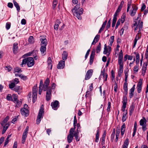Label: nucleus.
<instances>
[{
  "instance_id": "f257e3e1",
  "label": "nucleus",
  "mask_w": 148,
  "mask_h": 148,
  "mask_svg": "<svg viewBox=\"0 0 148 148\" xmlns=\"http://www.w3.org/2000/svg\"><path fill=\"white\" fill-rule=\"evenodd\" d=\"M79 7V5L77 4L72 10V11L74 16L80 20L82 19L81 15L83 14V9L82 8H80Z\"/></svg>"
},
{
  "instance_id": "f03ea898",
  "label": "nucleus",
  "mask_w": 148,
  "mask_h": 148,
  "mask_svg": "<svg viewBox=\"0 0 148 148\" xmlns=\"http://www.w3.org/2000/svg\"><path fill=\"white\" fill-rule=\"evenodd\" d=\"M26 64H27V66L29 67H32L33 66L34 64L33 58L29 57L23 59L21 64V66L23 67V65H25Z\"/></svg>"
},
{
  "instance_id": "7ed1b4c3",
  "label": "nucleus",
  "mask_w": 148,
  "mask_h": 148,
  "mask_svg": "<svg viewBox=\"0 0 148 148\" xmlns=\"http://www.w3.org/2000/svg\"><path fill=\"white\" fill-rule=\"evenodd\" d=\"M75 127L71 128L70 130L69 133V134L68 135L67 137V140L68 142L69 143L71 142L73 138V132L75 130Z\"/></svg>"
},
{
  "instance_id": "20e7f679",
  "label": "nucleus",
  "mask_w": 148,
  "mask_h": 148,
  "mask_svg": "<svg viewBox=\"0 0 148 148\" xmlns=\"http://www.w3.org/2000/svg\"><path fill=\"white\" fill-rule=\"evenodd\" d=\"M44 109L41 107L40 110L37 116L36 121L37 124H38L40 123L41 119L42 118L44 114Z\"/></svg>"
},
{
  "instance_id": "39448f33",
  "label": "nucleus",
  "mask_w": 148,
  "mask_h": 148,
  "mask_svg": "<svg viewBox=\"0 0 148 148\" xmlns=\"http://www.w3.org/2000/svg\"><path fill=\"white\" fill-rule=\"evenodd\" d=\"M38 88L37 86H34L32 90V101L34 103L36 100L37 97Z\"/></svg>"
},
{
  "instance_id": "423d86ee",
  "label": "nucleus",
  "mask_w": 148,
  "mask_h": 148,
  "mask_svg": "<svg viewBox=\"0 0 148 148\" xmlns=\"http://www.w3.org/2000/svg\"><path fill=\"white\" fill-rule=\"evenodd\" d=\"M146 122L147 121L144 117H143L140 121V125L142 126V128L144 131L147 130Z\"/></svg>"
},
{
  "instance_id": "0eeeda50",
  "label": "nucleus",
  "mask_w": 148,
  "mask_h": 148,
  "mask_svg": "<svg viewBox=\"0 0 148 148\" xmlns=\"http://www.w3.org/2000/svg\"><path fill=\"white\" fill-rule=\"evenodd\" d=\"M29 130V127H26L25 130L24 131L22 135V143L23 144L25 141L26 138L27 136V134L28 133Z\"/></svg>"
},
{
  "instance_id": "6e6552de",
  "label": "nucleus",
  "mask_w": 148,
  "mask_h": 148,
  "mask_svg": "<svg viewBox=\"0 0 148 148\" xmlns=\"http://www.w3.org/2000/svg\"><path fill=\"white\" fill-rule=\"evenodd\" d=\"M111 51V48L110 46H108V47L106 44L104 45V50L103 53L104 54H106L107 56H108L109 55L110 51Z\"/></svg>"
},
{
  "instance_id": "1a4fd4ad",
  "label": "nucleus",
  "mask_w": 148,
  "mask_h": 148,
  "mask_svg": "<svg viewBox=\"0 0 148 148\" xmlns=\"http://www.w3.org/2000/svg\"><path fill=\"white\" fill-rule=\"evenodd\" d=\"M49 78H47L44 82V84L43 85V90L44 91L47 90L49 88L51 89L50 86H49Z\"/></svg>"
},
{
  "instance_id": "9d476101",
  "label": "nucleus",
  "mask_w": 148,
  "mask_h": 148,
  "mask_svg": "<svg viewBox=\"0 0 148 148\" xmlns=\"http://www.w3.org/2000/svg\"><path fill=\"white\" fill-rule=\"evenodd\" d=\"M46 93V98L47 101H49L51 99V97L52 90L51 89H47Z\"/></svg>"
},
{
  "instance_id": "9b49d317",
  "label": "nucleus",
  "mask_w": 148,
  "mask_h": 148,
  "mask_svg": "<svg viewBox=\"0 0 148 148\" xmlns=\"http://www.w3.org/2000/svg\"><path fill=\"white\" fill-rule=\"evenodd\" d=\"M51 106L53 110H56L59 106V102L58 101L56 100L51 103Z\"/></svg>"
},
{
  "instance_id": "f8f14e48",
  "label": "nucleus",
  "mask_w": 148,
  "mask_h": 148,
  "mask_svg": "<svg viewBox=\"0 0 148 148\" xmlns=\"http://www.w3.org/2000/svg\"><path fill=\"white\" fill-rule=\"evenodd\" d=\"M40 39L41 42L40 45L46 46L47 42L45 37L44 36H41Z\"/></svg>"
},
{
  "instance_id": "ddd939ff",
  "label": "nucleus",
  "mask_w": 148,
  "mask_h": 148,
  "mask_svg": "<svg viewBox=\"0 0 148 148\" xmlns=\"http://www.w3.org/2000/svg\"><path fill=\"white\" fill-rule=\"evenodd\" d=\"M102 76L103 77L104 82L106 81L108 77V75L106 73H105V70L104 69H103L101 71L100 75L99 78V80L101 79V76Z\"/></svg>"
},
{
  "instance_id": "4468645a",
  "label": "nucleus",
  "mask_w": 148,
  "mask_h": 148,
  "mask_svg": "<svg viewBox=\"0 0 148 148\" xmlns=\"http://www.w3.org/2000/svg\"><path fill=\"white\" fill-rule=\"evenodd\" d=\"M93 72V71L92 69L89 70L87 71L85 77L86 80H87L90 78L92 75Z\"/></svg>"
},
{
  "instance_id": "2eb2a0df",
  "label": "nucleus",
  "mask_w": 148,
  "mask_h": 148,
  "mask_svg": "<svg viewBox=\"0 0 148 148\" xmlns=\"http://www.w3.org/2000/svg\"><path fill=\"white\" fill-rule=\"evenodd\" d=\"M138 9V8L136 5L132 6L131 10L130 15L132 16H134L135 15Z\"/></svg>"
},
{
  "instance_id": "dca6fc26",
  "label": "nucleus",
  "mask_w": 148,
  "mask_h": 148,
  "mask_svg": "<svg viewBox=\"0 0 148 148\" xmlns=\"http://www.w3.org/2000/svg\"><path fill=\"white\" fill-rule=\"evenodd\" d=\"M21 114L25 116H27L29 115V111L28 109L22 108L21 110Z\"/></svg>"
},
{
  "instance_id": "f3484780",
  "label": "nucleus",
  "mask_w": 148,
  "mask_h": 148,
  "mask_svg": "<svg viewBox=\"0 0 148 148\" xmlns=\"http://www.w3.org/2000/svg\"><path fill=\"white\" fill-rule=\"evenodd\" d=\"M95 50L93 49L91 52L90 57L89 64L90 65L92 64L95 55Z\"/></svg>"
},
{
  "instance_id": "a211bd4d",
  "label": "nucleus",
  "mask_w": 148,
  "mask_h": 148,
  "mask_svg": "<svg viewBox=\"0 0 148 148\" xmlns=\"http://www.w3.org/2000/svg\"><path fill=\"white\" fill-rule=\"evenodd\" d=\"M65 66V61L64 60H60L59 62L57 65V68L58 69H63Z\"/></svg>"
},
{
  "instance_id": "6ab92c4d",
  "label": "nucleus",
  "mask_w": 148,
  "mask_h": 148,
  "mask_svg": "<svg viewBox=\"0 0 148 148\" xmlns=\"http://www.w3.org/2000/svg\"><path fill=\"white\" fill-rule=\"evenodd\" d=\"M12 96L13 99H12V101L16 104V106L18 107L19 105L18 103H19V102L17 99V95L15 94H13Z\"/></svg>"
},
{
  "instance_id": "aec40b11",
  "label": "nucleus",
  "mask_w": 148,
  "mask_h": 148,
  "mask_svg": "<svg viewBox=\"0 0 148 148\" xmlns=\"http://www.w3.org/2000/svg\"><path fill=\"white\" fill-rule=\"evenodd\" d=\"M135 86V84L130 89V91L129 97L130 98H132L134 96Z\"/></svg>"
},
{
  "instance_id": "412c9836",
  "label": "nucleus",
  "mask_w": 148,
  "mask_h": 148,
  "mask_svg": "<svg viewBox=\"0 0 148 148\" xmlns=\"http://www.w3.org/2000/svg\"><path fill=\"white\" fill-rule=\"evenodd\" d=\"M17 45L18 44L17 43H15L13 45V53L14 54L17 53V50L18 49Z\"/></svg>"
},
{
  "instance_id": "4be33fe9",
  "label": "nucleus",
  "mask_w": 148,
  "mask_h": 148,
  "mask_svg": "<svg viewBox=\"0 0 148 148\" xmlns=\"http://www.w3.org/2000/svg\"><path fill=\"white\" fill-rule=\"evenodd\" d=\"M46 46H42L40 48V50L42 56L45 55L46 53Z\"/></svg>"
},
{
  "instance_id": "5701e85b",
  "label": "nucleus",
  "mask_w": 148,
  "mask_h": 148,
  "mask_svg": "<svg viewBox=\"0 0 148 148\" xmlns=\"http://www.w3.org/2000/svg\"><path fill=\"white\" fill-rule=\"evenodd\" d=\"M129 144V139L128 138H126L124 144L123 145L122 148H127Z\"/></svg>"
},
{
  "instance_id": "b1692460",
  "label": "nucleus",
  "mask_w": 148,
  "mask_h": 148,
  "mask_svg": "<svg viewBox=\"0 0 148 148\" xmlns=\"http://www.w3.org/2000/svg\"><path fill=\"white\" fill-rule=\"evenodd\" d=\"M68 54L66 51H64L62 54V58L64 61L67 58Z\"/></svg>"
},
{
  "instance_id": "393cba45",
  "label": "nucleus",
  "mask_w": 148,
  "mask_h": 148,
  "mask_svg": "<svg viewBox=\"0 0 148 148\" xmlns=\"http://www.w3.org/2000/svg\"><path fill=\"white\" fill-rule=\"evenodd\" d=\"M100 38V35H97L95 36L92 42V45H95L99 40Z\"/></svg>"
},
{
  "instance_id": "a878e982",
  "label": "nucleus",
  "mask_w": 148,
  "mask_h": 148,
  "mask_svg": "<svg viewBox=\"0 0 148 148\" xmlns=\"http://www.w3.org/2000/svg\"><path fill=\"white\" fill-rule=\"evenodd\" d=\"M125 130V123H123L121 127V134L123 136Z\"/></svg>"
},
{
  "instance_id": "bb28decb",
  "label": "nucleus",
  "mask_w": 148,
  "mask_h": 148,
  "mask_svg": "<svg viewBox=\"0 0 148 148\" xmlns=\"http://www.w3.org/2000/svg\"><path fill=\"white\" fill-rule=\"evenodd\" d=\"M147 64H144L143 65V66L142 68V75H144L145 74V73L147 69Z\"/></svg>"
},
{
  "instance_id": "cd10ccee",
  "label": "nucleus",
  "mask_w": 148,
  "mask_h": 148,
  "mask_svg": "<svg viewBox=\"0 0 148 148\" xmlns=\"http://www.w3.org/2000/svg\"><path fill=\"white\" fill-rule=\"evenodd\" d=\"M13 90L16 92H17L18 94H20L21 92V89L20 87L18 86H16L13 88Z\"/></svg>"
},
{
  "instance_id": "c85d7f7f",
  "label": "nucleus",
  "mask_w": 148,
  "mask_h": 148,
  "mask_svg": "<svg viewBox=\"0 0 148 148\" xmlns=\"http://www.w3.org/2000/svg\"><path fill=\"white\" fill-rule=\"evenodd\" d=\"M13 2L14 3V6L16 8L17 11L18 12H19L20 10V8L18 4L15 0H13Z\"/></svg>"
},
{
  "instance_id": "c756f323",
  "label": "nucleus",
  "mask_w": 148,
  "mask_h": 148,
  "mask_svg": "<svg viewBox=\"0 0 148 148\" xmlns=\"http://www.w3.org/2000/svg\"><path fill=\"white\" fill-rule=\"evenodd\" d=\"M74 133L73 134V136H74L75 137V138L77 141H78L79 140V138H78V135L79 134V132L78 131H77V132H74Z\"/></svg>"
},
{
  "instance_id": "7c9ffc66",
  "label": "nucleus",
  "mask_w": 148,
  "mask_h": 148,
  "mask_svg": "<svg viewBox=\"0 0 148 148\" xmlns=\"http://www.w3.org/2000/svg\"><path fill=\"white\" fill-rule=\"evenodd\" d=\"M135 108V106L133 104H132L130 108V112H129V114L130 115H131L132 113L133 112L134 109Z\"/></svg>"
},
{
  "instance_id": "2f4dec72",
  "label": "nucleus",
  "mask_w": 148,
  "mask_h": 148,
  "mask_svg": "<svg viewBox=\"0 0 148 148\" xmlns=\"http://www.w3.org/2000/svg\"><path fill=\"white\" fill-rule=\"evenodd\" d=\"M9 125H10L8 123H7L5 125L3 126V128L2 132V133L3 134L5 132V131L8 128Z\"/></svg>"
},
{
  "instance_id": "473e14b6",
  "label": "nucleus",
  "mask_w": 148,
  "mask_h": 148,
  "mask_svg": "<svg viewBox=\"0 0 148 148\" xmlns=\"http://www.w3.org/2000/svg\"><path fill=\"white\" fill-rule=\"evenodd\" d=\"M9 117L7 116L3 120V121L1 122V124L2 126H3L5 123H6L9 119Z\"/></svg>"
},
{
  "instance_id": "72a5a7b5",
  "label": "nucleus",
  "mask_w": 148,
  "mask_h": 148,
  "mask_svg": "<svg viewBox=\"0 0 148 148\" xmlns=\"http://www.w3.org/2000/svg\"><path fill=\"white\" fill-rule=\"evenodd\" d=\"M127 102V98L126 95H124L123 98V105H126Z\"/></svg>"
},
{
  "instance_id": "f704fd0d",
  "label": "nucleus",
  "mask_w": 148,
  "mask_h": 148,
  "mask_svg": "<svg viewBox=\"0 0 148 148\" xmlns=\"http://www.w3.org/2000/svg\"><path fill=\"white\" fill-rule=\"evenodd\" d=\"M123 66H119V70L118 72V75L119 77L121 76V74L123 71Z\"/></svg>"
},
{
  "instance_id": "c9c22d12",
  "label": "nucleus",
  "mask_w": 148,
  "mask_h": 148,
  "mask_svg": "<svg viewBox=\"0 0 148 148\" xmlns=\"http://www.w3.org/2000/svg\"><path fill=\"white\" fill-rule=\"evenodd\" d=\"M101 49V46L100 43H99L96 49V52L97 53H99Z\"/></svg>"
},
{
  "instance_id": "e433bc0d",
  "label": "nucleus",
  "mask_w": 148,
  "mask_h": 148,
  "mask_svg": "<svg viewBox=\"0 0 148 148\" xmlns=\"http://www.w3.org/2000/svg\"><path fill=\"white\" fill-rule=\"evenodd\" d=\"M124 3V2L123 1H121L120 5L119 6L118 8L117 9V11L120 12V11L122 7L123 6Z\"/></svg>"
},
{
  "instance_id": "4c0bfd02",
  "label": "nucleus",
  "mask_w": 148,
  "mask_h": 148,
  "mask_svg": "<svg viewBox=\"0 0 148 148\" xmlns=\"http://www.w3.org/2000/svg\"><path fill=\"white\" fill-rule=\"evenodd\" d=\"M114 36H112L110 38V46H112V44L114 40Z\"/></svg>"
},
{
  "instance_id": "58836bf2",
  "label": "nucleus",
  "mask_w": 148,
  "mask_h": 148,
  "mask_svg": "<svg viewBox=\"0 0 148 148\" xmlns=\"http://www.w3.org/2000/svg\"><path fill=\"white\" fill-rule=\"evenodd\" d=\"M28 42L31 43H32L34 42V38L32 36H30L28 39Z\"/></svg>"
},
{
  "instance_id": "ea45409f",
  "label": "nucleus",
  "mask_w": 148,
  "mask_h": 148,
  "mask_svg": "<svg viewBox=\"0 0 148 148\" xmlns=\"http://www.w3.org/2000/svg\"><path fill=\"white\" fill-rule=\"evenodd\" d=\"M123 89L125 91L128 90L127 88V82H125L124 86H123Z\"/></svg>"
},
{
  "instance_id": "a19ab883",
  "label": "nucleus",
  "mask_w": 148,
  "mask_h": 148,
  "mask_svg": "<svg viewBox=\"0 0 148 148\" xmlns=\"http://www.w3.org/2000/svg\"><path fill=\"white\" fill-rule=\"evenodd\" d=\"M111 19L110 18L108 21V22L106 27V28L107 29H108V28H109L111 25Z\"/></svg>"
},
{
  "instance_id": "79ce46f5",
  "label": "nucleus",
  "mask_w": 148,
  "mask_h": 148,
  "mask_svg": "<svg viewBox=\"0 0 148 148\" xmlns=\"http://www.w3.org/2000/svg\"><path fill=\"white\" fill-rule=\"evenodd\" d=\"M15 84L14 82H12L9 84V87L10 89H12L15 87Z\"/></svg>"
},
{
  "instance_id": "37998d69",
  "label": "nucleus",
  "mask_w": 148,
  "mask_h": 148,
  "mask_svg": "<svg viewBox=\"0 0 148 148\" xmlns=\"http://www.w3.org/2000/svg\"><path fill=\"white\" fill-rule=\"evenodd\" d=\"M6 99L8 101H12V98L11 94H8L6 97Z\"/></svg>"
},
{
  "instance_id": "c03bdc74",
  "label": "nucleus",
  "mask_w": 148,
  "mask_h": 148,
  "mask_svg": "<svg viewBox=\"0 0 148 148\" xmlns=\"http://www.w3.org/2000/svg\"><path fill=\"white\" fill-rule=\"evenodd\" d=\"M111 103L110 102V101L108 102V106L107 109V111L108 112H109L110 111L111 107Z\"/></svg>"
},
{
  "instance_id": "a18cd8bd",
  "label": "nucleus",
  "mask_w": 148,
  "mask_h": 148,
  "mask_svg": "<svg viewBox=\"0 0 148 148\" xmlns=\"http://www.w3.org/2000/svg\"><path fill=\"white\" fill-rule=\"evenodd\" d=\"M77 120L76 117L75 116L74 117V122H73V126L75 128V126H76V124H77Z\"/></svg>"
},
{
  "instance_id": "49530a36",
  "label": "nucleus",
  "mask_w": 148,
  "mask_h": 148,
  "mask_svg": "<svg viewBox=\"0 0 148 148\" xmlns=\"http://www.w3.org/2000/svg\"><path fill=\"white\" fill-rule=\"evenodd\" d=\"M143 79H140L139 82L138 83L137 86L142 87V84Z\"/></svg>"
},
{
  "instance_id": "de8ad7c7",
  "label": "nucleus",
  "mask_w": 148,
  "mask_h": 148,
  "mask_svg": "<svg viewBox=\"0 0 148 148\" xmlns=\"http://www.w3.org/2000/svg\"><path fill=\"white\" fill-rule=\"evenodd\" d=\"M120 12V11H117V10L115 13L114 14V17L113 18H115L116 19H117V16L119 14V13Z\"/></svg>"
},
{
  "instance_id": "09e8293b",
  "label": "nucleus",
  "mask_w": 148,
  "mask_h": 148,
  "mask_svg": "<svg viewBox=\"0 0 148 148\" xmlns=\"http://www.w3.org/2000/svg\"><path fill=\"white\" fill-rule=\"evenodd\" d=\"M143 22L141 21L140 22V23L138 27H139V30L138 31V32H140V30L142 29L143 26Z\"/></svg>"
},
{
  "instance_id": "8fccbe9b",
  "label": "nucleus",
  "mask_w": 148,
  "mask_h": 148,
  "mask_svg": "<svg viewBox=\"0 0 148 148\" xmlns=\"http://www.w3.org/2000/svg\"><path fill=\"white\" fill-rule=\"evenodd\" d=\"M118 63L120 65L119 66H123V62L122 61V60H118Z\"/></svg>"
},
{
  "instance_id": "3c124183",
  "label": "nucleus",
  "mask_w": 148,
  "mask_h": 148,
  "mask_svg": "<svg viewBox=\"0 0 148 148\" xmlns=\"http://www.w3.org/2000/svg\"><path fill=\"white\" fill-rule=\"evenodd\" d=\"M124 73L125 74V82H127V78L128 77V74L125 71Z\"/></svg>"
},
{
  "instance_id": "603ef678",
  "label": "nucleus",
  "mask_w": 148,
  "mask_h": 148,
  "mask_svg": "<svg viewBox=\"0 0 148 148\" xmlns=\"http://www.w3.org/2000/svg\"><path fill=\"white\" fill-rule=\"evenodd\" d=\"M116 20L117 19H116L115 18H113L112 24V27H113L115 26Z\"/></svg>"
},
{
  "instance_id": "864d4df0",
  "label": "nucleus",
  "mask_w": 148,
  "mask_h": 148,
  "mask_svg": "<svg viewBox=\"0 0 148 148\" xmlns=\"http://www.w3.org/2000/svg\"><path fill=\"white\" fill-rule=\"evenodd\" d=\"M114 91L116 92L117 91L118 86L116 82L114 83Z\"/></svg>"
},
{
  "instance_id": "5fc2aeb1",
  "label": "nucleus",
  "mask_w": 148,
  "mask_h": 148,
  "mask_svg": "<svg viewBox=\"0 0 148 148\" xmlns=\"http://www.w3.org/2000/svg\"><path fill=\"white\" fill-rule=\"evenodd\" d=\"M134 53L136 55V60H140V56L139 53H136L135 52H134Z\"/></svg>"
},
{
  "instance_id": "6e6d98bb",
  "label": "nucleus",
  "mask_w": 148,
  "mask_h": 148,
  "mask_svg": "<svg viewBox=\"0 0 148 148\" xmlns=\"http://www.w3.org/2000/svg\"><path fill=\"white\" fill-rule=\"evenodd\" d=\"M90 49H88V51H87V52L86 53L85 55V59H86L88 57L89 54V53H90Z\"/></svg>"
},
{
  "instance_id": "4d7b16f0",
  "label": "nucleus",
  "mask_w": 148,
  "mask_h": 148,
  "mask_svg": "<svg viewBox=\"0 0 148 148\" xmlns=\"http://www.w3.org/2000/svg\"><path fill=\"white\" fill-rule=\"evenodd\" d=\"M138 66L137 65H136L134 69V72H137L138 71Z\"/></svg>"
},
{
  "instance_id": "13d9d810",
  "label": "nucleus",
  "mask_w": 148,
  "mask_h": 148,
  "mask_svg": "<svg viewBox=\"0 0 148 148\" xmlns=\"http://www.w3.org/2000/svg\"><path fill=\"white\" fill-rule=\"evenodd\" d=\"M15 72L17 73H21L22 72V71L21 69L16 68L14 70Z\"/></svg>"
},
{
  "instance_id": "bf43d9fd",
  "label": "nucleus",
  "mask_w": 148,
  "mask_h": 148,
  "mask_svg": "<svg viewBox=\"0 0 148 148\" xmlns=\"http://www.w3.org/2000/svg\"><path fill=\"white\" fill-rule=\"evenodd\" d=\"M138 39H139V38L138 37V38H135V39L134 40V44L133 45V48H134L135 47L136 44L137 43V41Z\"/></svg>"
},
{
  "instance_id": "052dcab7",
  "label": "nucleus",
  "mask_w": 148,
  "mask_h": 148,
  "mask_svg": "<svg viewBox=\"0 0 148 148\" xmlns=\"http://www.w3.org/2000/svg\"><path fill=\"white\" fill-rule=\"evenodd\" d=\"M126 107V105H123L122 107V110L123 112L125 111V109Z\"/></svg>"
},
{
  "instance_id": "680f3d73",
  "label": "nucleus",
  "mask_w": 148,
  "mask_h": 148,
  "mask_svg": "<svg viewBox=\"0 0 148 148\" xmlns=\"http://www.w3.org/2000/svg\"><path fill=\"white\" fill-rule=\"evenodd\" d=\"M8 6L10 8H12L13 7V4L12 3H8Z\"/></svg>"
},
{
  "instance_id": "e2e57ef3",
  "label": "nucleus",
  "mask_w": 148,
  "mask_h": 148,
  "mask_svg": "<svg viewBox=\"0 0 148 148\" xmlns=\"http://www.w3.org/2000/svg\"><path fill=\"white\" fill-rule=\"evenodd\" d=\"M21 23L22 25H25L26 23V20L24 19H23L21 21Z\"/></svg>"
},
{
  "instance_id": "0e129e2a",
  "label": "nucleus",
  "mask_w": 148,
  "mask_h": 148,
  "mask_svg": "<svg viewBox=\"0 0 148 148\" xmlns=\"http://www.w3.org/2000/svg\"><path fill=\"white\" fill-rule=\"evenodd\" d=\"M120 133V130L119 128L117 129L116 130V135L119 136Z\"/></svg>"
},
{
  "instance_id": "69168bd1",
  "label": "nucleus",
  "mask_w": 148,
  "mask_h": 148,
  "mask_svg": "<svg viewBox=\"0 0 148 148\" xmlns=\"http://www.w3.org/2000/svg\"><path fill=\"white\" fill-rule=\"evenodd\" d=\"M146 8V5L144 4H143L141 8V11H143Z\"/></svg>"
},
{
  "instance_id": "338daca9",
  "label": "nucleus",
  "mask_w": 148,
  "mask_h": 148,
  "mask_svg": "<svg viewBox=\"0 0 148 148\" xmlns=\"http://www.w3.org/2000/svg\"><path fill=\"white\" fill-rule=\"evenodd\" d=\"M4 140V137H1L0 138V145L3 142Z\"/></svg>"
},
{
  "instance_id": "774afa93",
  "label": "nucleus",
  "mask_w": 148,
  "mask_h": 148,
  "mask_svg": "<svg viewBox=\"0 0 148 148\" xmlns=\"http://www.w3.org/2000/svg\"><path fill=\"white\" fill-rule=\"evenodd\" d=\"M59 26V25L58 24H56V23L55 24L54 26V29L56 30H57L58 29V27Z\"/></svg>"
}]
</instances>
